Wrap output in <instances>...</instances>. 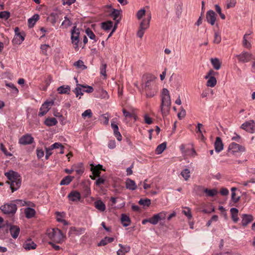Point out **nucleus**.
<instances>
[{"label":"nucleus","instance_id":"4468645a","mask_svg":"<svg viewBox=\"0 0 255 255\" xmlns=\"http://www.w3.org/2000/svg\"><path fill=\"white\" fill-rule=\"evenodd\" d=\"M8 184L10 185V187L12 192L17 190L21 185V179L20 177L13 181H8Z\"/></svg>","mask_w":255,"mask_h":255},{"label":"nucleus","instance_id":"0e129e2a","mask_svg":"<svg viewBox=\"0 0 255 255\" xmlns=\"http://www.w3.org/2000/svg\"><path fill=\"white\" fill-rule=\"evenodd\" d=\"M166 214H167V212H166L165 211H162L158 214H156V215L158 217V219H159V221L164 220L166 218Z\"/></svg>","mask_w":255,"mask_h":255},{"label":"nucleus","instance_id":"c9c22d12","mask_svg":"<svg viewBox=\"0 0 255 255\" xmlns=\"http://www.w3.org/2000/svg\"><path fill=\"white\" fill-rule=\"evenodd\" d=\"M49 17L51 23L53 25H54L59 18V14L57 12H52L50 13Z\"/></svg>","mask_w":255,"mask_h":255},{"label":"nucleus","instance_id":"423d86ee","mask_svg":"<svg viewBox=\"0 0 255 255\" xmlns=\"http://www.w3.org/2000/svg\"><path fill=\"white\" fill-rule=\"evenodd\" d=\"M54 104V101L45 102L39 109L38 116L42 117L44 116L50 110L51 107Z\"/></svg>","mask_w":255,"mask_h":255},{"label":"nucleus","instance_id":"1a4fd4ad","mask_svg":"<svg viewBox=\"0 0 255 255\" xmlns=\"http://www.w3.org/2000/svg\"><path fill=\"white\" fill-rule=\"evenodd\" d=\"M241 128L250 133H254L255 131V125L254 120H250L246 122L241 126Z\"/></svg>","mask_w":255,"mask_h":255},{"label":"nucleus","instance_id":"c756f323","mask_svg":"<svg viewBox=\"0 0 255 255\" xmlns=\"http://www.w3.org/2000/svg\"><path fill=\"white\" fill-rule=\"evenodd\" d=\"M121 222L124 227L128 226L131 222L129 217L126 214H122L121 216Z\"/></svg>","mask_w":255,"mask_h":255},{"label":"nucleus","instance_id":"5fc2aeb1","mask_svg":"<svg viewBox=\"0 0 255 255\" xmlns=\"http://www.w3.org/2000/svg\"><path fill=\"white\" fill-rule=\"evenodd\" d=\"M92 112L90 109H88L85 111L82 114L83 118L85 119L86 117H88L89 118H91L92 117Z\"/></svg>","mask_w":255,"mask_h":255},{"label":"nucleus","instance_id":"39448f33","mask_svg":"<svg viewBox=\"0 0 255 255\" xmlns=\"http://www.w3.org/2000/svg\"><path fill=\"white\" fill-rule=\"evenodd\" d=\"M239 62L247 63L253 59V54L251 53L243 51L241 54L237 55Z\"/></svg>","mask_w":255,"mask_h":255},{"label":"nucleus","instance_id":"412c9836","mask_svg":"<svg viewBox=\"0 0 255 255\" xmlns=\"http://www.w3.org/2000/svg\"><path fill=\"white\" fill-rule=\"evenodd\" d=\"M91 170L92 171V173L96 177L100 176L101 170L105 171V170L103 168V166L101 164H98L96 166L91 164Z\"/></svg>","mask_w":255,"mask_h":255},{"label":"nucleus","instance_id":"f3484780","mask_svg":"<svg viewBox=\"0 0 255 255\" xmlns=\"http://www.w3.org/2000/svg\"><path fill=\"white\" fill-rule=\"evenodd\" d=\"M4 175L9 180V181H13L20 177L18 173L13 170H10L8 172H5Z\"/></svg>","mask_w":255,"mask_h":255},{"label":"nucleus","instance_id":"4d7b16f0","mask_svg":"<svg viewBox=\"0 0 255 255\" xmlns=\"http://www.w3.org/2000/svg\"><path fill=\"white\" fill-rule=\"evenodd\" d=\"M221 41V37L220 34L217 32H215L213 42L216 44H219L220 43Z\"/></svg>","mask_w":255,"mask_h":255},{"label":"nucleus","instance_id":"58836bf2","mask_svg":"<svg viewBox=\"0 0 255 255\" xmlns=\"http://www.w3.org/2000/svg\"><path fill=\"white\" fill-rule=\"evenodd\" d=\"M251 33H246L243 37V45L244 47L247 48H250L252 46L250 42L248 41L247 38L248 36H249Z\"/></svg>","mask_w":255,"mask_h":255},{"label":"nucleus","instance_id":"09e8293b","mask_svg":"<svg viewBox=\"0 0 255 255\" xmlns=\"http://www.w3.org/2000/svg\"><path fill=\"white\" fill-rule=\"evenodd\" d=\"M190 170L186 168L181 172V174L185 180H187L190 176Z\"/></svg>","mask_w":255,"mask_h":255},{"label":"nucleus","instance_id":"6ab92c4d","mask_svg":"<svg viewBox=\"0 0 255 255\" xmlns=\"http://www.w3.org/2000/svg\"><path fill=\"white\" fill-rule=\"evenodd\" d=\"M37 245L30 239L27 240L23 244V248L26 250L36 249Z\"/></svg>","mask_w":255,"mask_h":255},{"label":"nucleus","instance_id":"20e7f679","mask_svg":"<svg viewBox=\"0 0 255 255\" xmlns=\"http://www.w3.org/2000/svg\"><path fill=\"white\" fill-rule=\"evenodd\" d=\"M4 214L14 215L17 211V206L14 203H6L0 207Z\"/></svg>","mask_w":255,"mask_h":255},{"label":"nucleus","instance_id":"bf43d9fd","mask_svg":"<svg viewBox=\"0 0 255 255\" xmlns=\"http://www.w3.org/2000/svg\"><path fill=\"white\" fill-rule=\"evenodd\" d=\"M98 179L96 180L95 184L97 186H100L102 184H104L105 182L106 179L103 177H98Z\"/></svg>","mask_w":255,"mask_h":255},{"label":"nucleus","instance_id":"b1692460","mask_svg":"<svg viewBox=\"0 0 255 255\" xmlns=\"http://www.w3.org/2000/svg\"><path fill=\"white\" fill-rule=\"evenodd\" d=\"M241 218L242 219V225L244 227H246L253 220V217L251 215L243 214Z\"/></svg>","mask_w":255,"mask_h":255},{"label":"nucleus","instance_id":"a18cd8bd","mask_svg":"<svg viewBox=\"0 0 255 255\" xmlns=\"http://www.w3.org/2000/svg\"><path fill=\"white\" fill-rule=\"evenodd\" d=\"M139 204L143 206L149 207L151 204V200L149 199H140L138 201Z\"/></svg>","mask_w":255,"mask_h":255},{"label":"nucleus","instance_id":"f704fd0d","mask_svg":"<svg viewBox=\"0 0 255 255\" xmlns=\"http://www.w3.org/2000/svg\"><path fill=\"white\" fill-rule=\"evenodd\" d=\"M101 24V27L102 29H103L105 30H110L113 27V22L111 20H109L106 22H102Z\"/></svg>","mask_w":255,"mask_h":255},{"label":"nucleus","instance_id":"7c9ffc66","mask_svg":"<svg viewBox=\"0 0 255 255\" xmlns=\"http://www.w3.org/2000/svg\"><path fill=\"white\" fill-rule=\"evenodd\" d=\"M114 241V238L106 237L98 244V246H105L108 243H112Z\"/></svg>","mask_w":255,"mask_h":255},{"label":"nucleus","instance_id":"a211bd4d","mask_svg":"<svg viewBox=\"0 0 255 255\" xmlns=\"http://www.w3.org/2000/svg\"><path fill=\"white\" fill-rule=\"evenodd\" d=\"M111 127L114 130V134L115 137L117 138V140L119 141H121L122 139V136L119 131V127L118 125L114 122H112L111 123Z\"/></svg>","mask_w":255,"mask_h":255},{"label":"nucleus","instance_id":"4c0bfd02","mask_svg":"<svg viewBox=\"0 0 255 255\" xmlns=\"http://www.w3.org/2000/svg\"><path fill=\"white\" fill-rule=\"evenodd\" d=\"M121 14V11L117 9H113L112 12L110 14V16L115 20H118V18L120 16Z\"/></svg>","mask_w":255,"mask_h":255},{"label":"nucleus","instance_id":"49530a36","mask_svg":"<svg viewBox=\"0 0 255 255\" xmlns=\"http://www.w3.org/2000/svg\"><path fill=\"white\" fill-rule=\"evenodd\" d=\"M85 32L87 36L92 40H95V41L96 40H95L96 38V35L94 33V32L92 31V30L90 28H87Z\"/></svg>","mask_w":255,"mask_h":255},{"label":"nucleus","instance_id":"864d4df0","mask_svg":"<svg viewBox=\"0 0 255 255\" xmlns=\"http://www.w3.org/2000/svg\"><path fill=\"white\" fill-rule=\"evenodd\" d=\"M186 210H183L182 213L190 220L192 218V215L191 212V209L189 207H185Z\"/></svg>","mask_w":255,"mask_h":255},{"label":"nucleus","instance_id":"13d9d810","mask_svg":"<svg viewBox=\"0 0 255 255\" xmlns=\"http://www.w3.org/2000/svg\"><path fill=\"white\" fill-rule=\"evenodd\" d=\"M106 68H107V64L105 63H102L101 66L100 68V73L101 75L104 76H106Z\"/></svg>","mask_w":255,"mask_h":255},{"label":"nucleus","instance_id":"6e6552de","mask_svg":"<svg viewBox=\"0 0 255 255\" xmlns=\"http://www.w3.org/2000/svg\"><path fill=\"white\" fill-rule=\"evenodd\" d=\"M80 32H79L78 29H76V26H74L73 29L71 30V40L72 43H73L74 45V48L77 49L78 48V43L79 41V37Z\"/></svg>","mask_w":255,"mask_h":255},{"label":"nucleus","instance_id":"680f3d73","mask_svg":"<svg viewBox=\"0 0 255 255\" xmlns=\"http://www.w3.org/2000/svg\"><path fill=\"white\" fill-rule=\"evenodd\" d=\"M49 48V45L48 44H42L40 46L42 53L45 55H47V51Z\"/></svg>","mask_w":255,"mask_h":255},{"label":"nucleus","instance_id":"c03bdc74","mask_svg":"<svg viewBox=\"0 0 255 255\" xmlns=\"http://www.w3.org/2000/svg\"><path fill=\"white\" fill-rule=\"evenodd\" d=\"M64 20L62 22L61 26L65 28H67L69 26H70L72 24V21L68 18V17L65 16Z\"/></svg>","mask_w":255,"mask_h":255},{"label":"nucleus","instance_id":"6e6d98bb","mask_svg":"<svg viewBox=\"0 0 255 255\" xmlns=\"http://www.w3.org/2000/svg\"><path fill=\"white\" fill-rule=\"evenodd\" d=\"M236 4V0H227L226 4L227 8H230L235 6Z\"/></svg>","mask_w":255,"mask_h":255},{"label":"nucleus","instance_id":"aec40b11","mask_svg":"<svg viewBox=\"0 0 255 255\" xmlns=\"http://www.w3.org/2000/svg\"><path fill=\"white\" fill-rule=\"evenodd\" d=\"M126 187L127 189L133 191L137 188V185L133 180L127 178L125 182Z\"/></svg>","mask_w":255,"mask_h":255},{"label":"nucleus","instance_id":"3c124183","mask_svg":"<svg viewBox=\"0 0 255 255\" xmlns=\"http://www.w3.org/2000/svg\"><path fill=\"white\" fill-rule=\"evenodd\" d=\"M10 17V12L7 11L0 12V18L7 20Z\"/></svg>","mask_w":255,"mask_h":255},{"label":"nucleus","instance_id":"2eb2a0df","mask_svg":"<svg viewBox=\"0 0 255 255\" xmlns=\"http://www.w3.org/2000/svg\"><path fill=\"white\" fill-rule=\"evenodd\" d=\"M198 189L202 190L206 194V196L208 197H214L218 193V191L216 189L214 188L212 189H208V188H203L202 186H198Z\"/></svg>","mask_w":255,"mask_h":255},{"label":"nucleus","instance_id":"052dcab7","mask_svg":"<svg viewBox=\"0 0 255 255\" xmlns=\"http://www.w3.org/2000/svg\"><path fill=\"white\" fill-rule=\"evenodd\" d=\"M122 111H123L124 116L126 118L133 117V118H134V119H135V116H134V114L128 112L125 109H123Z\"/></svg>","mask_w":255,"mask_h":255},{"label":"nucleus","instance_id":"f03ea898","mask_svg":"<svg viewBox=\"0 0 255 255\" xmlns=\"http://www.w3.org/2000/svg\"><path fill=\"white\" fill-rule=\"evenodd\" d=\"M171 106V99L169 93V91L164 88L162 90L161 95V104L160 105V110L163 117L166 116L169 111Z\"/></svg>","mask_w":255,"mask_h":255},{"label":"nucleus","instance_id":"a19ab883","mask_svg":"<svg viewBox=\"0 0 255 255\" xmlns=\"http://www.w3.org/2000/svg\"><path fill=\"white\" fill-rule=\"evenodd\" d=\"M211 63L216 70H219L221 68V62L218 58L211 59Z\"/></svg>","mask_w":255,"mask_h":255},{"label":"nucleus","instance_id":"dca6fc26","mask_svg":"<svg viewBox=\"0 0 255 255\" xmlns=\"http://www.w3.org/2000/svg\"><path fill=\"white\" fill-rule=\"evenodd\" d=\"M25 34L24 32H22L19 34L14 35V36L12 40L13 44H20L24 40Z\"/></svg>","mask_w":255,"mask_h":255},{"label":"nucleus","instance_id":"e2e57ef3","mask_svg":"<svg viewBox=\"0 0 255 255\" xmlns=\"http://www.w3.org/2000/svg\"><path fill=\"white\" fill-rule=\"evenodd\" d=\"M145 10L144 9L139 10L136 13V17L138 19H140L145 14Z\"/></svg>","mask_w":255,"mask_h":255},{"label":"nucleus","instance_id":"7ed1b4c3","mask_svg":"<svg viewBox=\"0 0 255 255\" xmlns=\"http://www.w3.org/2000/svg\"><path fill=\"white\" fill-rule=\"evenodd\" d=\"M48 237L53 242L60 244L63 242L64 236L61 231L58 228H53L48 232Z\"/></svg>","mask_w":255,"mask_h":255},{"label":"nucleus","instance_id":"2f4dec72","mask_svg":"<svg viewBox=\"0 0 255 255\" xmlns=\"http://www.w3.org/2000/svg\"><path fill=\"white\" fill-rule=\"evenodd\" d=\"M57 124V121L55 118H47L44 121V124L48 127L55 126Z\"/></svg>","mask_w":255,"mask_h":255},{"label":"nucleus","instance_id":"ddd939ff","mask_svg":"<svg viewBox=\"0 0 255 255\" xmlns=\"http://www.w3.org/2000/svg\"><path fill=\"white\" fill-rule=\"evenodd\" d=\"M68 198L70 201L77 202L80 201L81 196L78 191L73 190L68 195Z\"/></svg>","mask_w":255,"mask_h":255},{"label":"nucleus","instance_id":"4be33fe9","mask_svg":"<svg viewBox=\"0 0 255 255\" xmlns=\"http://www.w3.org/2000/svg\"><path fill=\"white\" fill-rule=\"evenodd\" d=\"M151 18L150 13L147 15V17L143 19L140 23L139 27L145 29H147L149 26L150 21Z\"/></svg>","mask_w":255,"mask_h":255},{"label":"nucleus","instance_id":"37998d69","mask_svg":"<svg viewBox=\"0 0 255 255\" xmlns=\"http://www.w3.org/2000/svg\"><path fill=\"white\" fill-rule=\"evenodd\" d=\"M166 143L164 142L161 144L158 145L156 148V153L158 154H161L166 148Z\"/></svg>","mask_w":255,"mask_h":255},{"label":"nucleus","instance_id":"de8ad7c7","mask_svg":"<svg viewBox=\"0 0 255 255\" xmlns=\"http://www.w3.org/2000/svg\"><path fill=\"white\" fill-rule=\"evenodd\" d=\"M13 202L15 203V204L20 205V206H24L25 205L27 206H30L31 202L30 201H23L22 200L19 199H16L13 201Z\"/></svg>","mask_w":255,"mask_h":255},{"label":"nucleus","instance_id":"338daca9","mask_svg":"<svg viewBox=\"0 0 255 255\" xmlns=\"http://www.w3.org/2000/svg\"><path fill=\"white\" fill-rule=\"evenodd\" d=\"M144 122L148 125H150L153 122L152 119L150 117H149L147 115H145L144 116Z\"/></svg>","mask_w":255,"mask_h":255},{"label":"nucleus","instance_id":"e433bc0d","mask_svg":"<svg viewBox=\"0 0 255 255\" xmlns=\"http://www.w3.org/2000/svg\"><path fill=\"white\" fill-rule=\"evenodd\" d=\"M84 86V85L79 84H77L76 88L73 91V92L76 94L77 97H78L79 95H83V93L84 92L83 90H82L81 88L82 86Z\"/></svg>","mask_w":255,"mask_h":255},{"label":"nucleus","instance_id":"393cba45","mask_svg":"<svg viewBox=\"0 0 255 255\" xmlns=\"http://www.w3.org/2000/svg\"><path fill=\"white\" fill-rule=\"evenodd\" d=\"M215 149L217 152H219L223 149V143L220 137H217L214 144Z\"/></svg>","mask_w":255,"mask_h":255},{"label":"nucleus","instance_id":"603ef678","mask_svg":"<svg viewBox=\"0 0 255 255\" xmlns=\"http://www.w3.org/2000/svg\"><path fill=\"white\" fill-rule=\"evenodd\" d=\"M149 219L150 223L152 225H156L159 221L158 217L156 214L154 215L152 217L150 218Z\"/></svg>","mask_w":255,"mask_h":255},{"label":"nucleus","instance_id":"a878e982","mask_svg":"<svg viewBox=\"0 0 255 255\" xmlns=\"http://www.w3.org/2000/svg\"><path fill=\"white\" fill-rule=\"evenodd\" d=\"M39 19V15L38 14H34L31 18L28 19V26L32 28L35 25L36 22Z\"/></svg>","mask_w":255,"mask_h":255},{"label":"nucleus","instance_id":"8fccbe9b","mask_svg":"<svg viewBox=\"0 0 255 255\" xmlns=\"http://www.w3.org/2000/svg\"><path fill=\"white\" fill-rule=\"evenodd\" d=\"M215 8L216 12L219 14L221 19H225L226 18V16L224 13L222 12L221 7L218 4H215Z\"/></svg>","mask_w":255,"mask_h":255},{"label":"nucleus","instance_id":"9b49d317","mask_svg":"<svg viewBox=\"0 0 255 255\" xmlns=\"http://www.w3.org/2000/svg\"><path fill=\"white\" fill-rule=\"evenodd\" d=\"M217 15L213 10L207 11L206 15V18L207 22L211 25H214L216 21Z\"/></svg>","mask_w":255,"mask_h":255},{"label":"nucleus","instance_id":"0eeeda50","mask_svg":"<svg viewBox=\"0 0 255 255\" xmlns=\"http://www.w3.org/2000/svg\"><path fill=\"white\" fill-rule=\"evenodd\" d=\"M245 151V148L244 146L239 145V144L232 142L231 143L228 147V152L229 153L235 154L238 152H244Z\"/></svg>","mask_w":255,"mask_h":255},{"label":"nucleus","instance_id":"c85d7f7f","mask_svg":"<svg viewBox=\"0 0 255 255\" xmlns=\"http://www.w3.org/2000/svg\"><path fill=\"white\" fill-rule=\"evenodd\" d=\"M95 208L101 212L106 210V205L101 200H97L94 202Z\"/></svg>","mask_w":255,"mask_h":255},{"label":"nucleus","instance_id":"f257e3e1","mask_svg":"<svg viewBox=\"0 0 255 255\" xmlns=\"http://www.w3.org/2000/svg\"><path fill=\"white\" fill-rule=\"evenodd\" d=\"M156 77L151 74H144L141 79V88L145 93L146 98L153 97L157 93L158 88L155 82Z\"/></svg>","mask_w":255,"mask_h":255},{"label":"nucleus","instance_id":"bb28decb","mask_svg":"<svg viewBox=\"0 0 255 255\" xmlns=\"http://www.w3.org/2000/svg\"><path fill=\"white\" fill-rule=\"evenodd\" d=\"M230 212L231 214V218L233 222L235 223H237L239 220L238 218V213L239 211L236 208H232L230 210Z\"/></svg>","mask_w":255,"mask_h":255},{"label":"nucleus","instance_id":"ea45409f","mask_svg":"<svg viewBox=\"0 0 255 255\" xmlns=\"http://www.w3.org/2000/svg\"><path fill=\"white\" fill-rule=\"evenodd\" d=\"M73 65L75 66L78 69H80L81 70H85L87 68V67L84 64V62L81 60H79L75 62Z\"/></svg>","mask_w":255,"mask_h":255},{"label":"nucleus","instance_id":"774afa93","mask_svg":"<svg viewBox=\"0 0 255 255\" xmlns=\"http://www.w3.org/2000/svg\"><path fill=\"white\" fill-rule=\"evenodd\" d=\"M37 156L38 158H41L44 156V151L42 149L37 148L36 149Z\"/></svg>","mask_w":255,"mask_h":255},{"label":"nucleus","instance_id":"cd10ccee","mask_svg":"<svg viewBox=\"0 0 255 255\" xmlns=\"http://www.w3.org/2000/svg\"><path fill=\"white\" fill-rule=\"evenodd\" d=\"M24 213L26 218L30 219L35 216V211L32 208L27 207L24 210Z\"/></svg>","mask_w":255,"mask_h":255},{"label":"nucleus","instance_id":"79ce46f5","mask_svg":"<svg viewBox=\"0 0 255 255\" xmlns=\"http://www.w3.org/2000/svg\"><path fill=\"white\" fill-rule=\"evenodd\" d=\"M217 84V80L214 76H211L207 82L208 87H214Z\"/></svg>","mask_w":255,"mask_h":255},{"label":"nucleus","instance_id":"5701e85b","mask_svg":"<svg viewBox=\"0 0 255 255\" xmlns=\"http://www.w3.org/2000/svg\"><path fill=\"white\" fill-rule=\"evenodd\" d=\"M85 231V229L84 228H76L75 227H72L70 229L69 234H74L76 236H79L83 234Z\"/></svg>","mask_w":255,"mask_h":255},{"label":"nucleus","instance_id":"69168bd1","mask_svg":"<svg viewBox=\"0 0 255 255\" xmlns=\"http://www.w3.org/2000/svg\"><path fill=\"white\" fill-rule=\"evenodd\" d=\"M82 88H86V90H84L83 91L88 93H90L93 92L94 89L92 86L85 85L82 86Z\"/></svg>","mask_w":255,"mask_h":255},{"label":"nucleus","instance_id":"473e14b6","mask_svg":"<svg viewBox=\"0 0 255 255\" xmlns=\"http://www.w3.org/2000/svg\"><path fill=\"white\" fill-rule=\"evenodd\" d=\"M58 93L61 94H69L70 91V87L69 86H61L57 89Z\"/></svg>","mask_w":255,"mask_h":255},{"label":"nucleus","instance_id":"9d476101","mask_svg":"<svg viewBox=\"0 0 255 255\" xmlns=\"http://www.w3.org/2000/svg\"><path fill=\"white\" fill-rule=\"evenodd\" d=\"M34 142V138L30 134H25L19 139V143L22 145L30 144Z\"/></svg>","mask_w":255,"mask_h":255},{"label":"nucleus","instance_id":"72a5a7b5","mask_svg":"<svg viewBox=\"0 0 255 255\" xmlns=\"http://www.w3.org/2000/svg\"><path fill=\"white\" fill-rule=\"evenodd\" d=\"M74 178V176L68 175L64 177L60 182V184L61 185H68Z\"/></svg>","mask_w":255,"mask_h":255},{"label":"nucleus","instance_id":"f8f14e48","mask_svg":"<svg viewBox=\"0 0 255 255\" xmlns=\"http://www.w3.org/2000/svg\"><path fill=\"white\" fill-rule=\"evenodd\" d=\"M9 231L11 237L13 239H16L20 233V228L18 226L9 224Z\"/></svg>","mask_w":255,"mask_h":255}]
</instances>
